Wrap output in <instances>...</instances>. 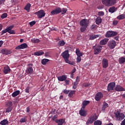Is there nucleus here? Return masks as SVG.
<instances>
[{
    "mask_svg": "<svg viewBox=\"0 0 125 125\" xmlns=\"http://www.w3.org/2000/svg\"><path fill=\"white\" fill-rule=\"evenodd\" d=\"M107 45L110 49H114L116 45V41L112 40L108 42Z\"/></svg>",
    "mask_w": 125,
    "mask_h": 125,
    "instance_id": "ddd939ff",
    "label": "nucleus"
},
{
    "mask_svg": "<svg viewBox=\"0 0 125 125\" xmlns=\"http://www.w3.org/2000/svg\"><path fill=\"white\" fill-rule=\"evenodd\" d=\"M75 93H76V90L71 91L68 94V97H72V96H73Z\"/></svg>",
    "mask_w": 125,
    "mask_h": 125,
    "instance_id": "37998d69",
    "label": "nucleus"
},
{
    "mask_svg": "<svg viewBox=\"0 0 125 125\" xmlns=\"http://www.w3.org/2000/svg\"><path fill=\"white\" fill-rule=\"evenodd\" d=\"M108 107H109L108 104H107L106 102H104L102 108V111L104 112L105 110H106V108H108Z\"/></svg>",
    "mask_w": 125,
    "mask_h": 125,
    "instance_id": "c85d7f7f",
    "label": "nucleus"
},
{
    "mask_svg": "<svg viewBox=\"0 0 125 125\" xmlns=\"http://www.w3.org/2000/svg\"><path fill=\"white\" fill-rule=\"evenodd\" d=\"M13 28H14V25H13L8 26L6 29L3 30L1 32L0 36H2V35H4V34L6 33H8L11 35H15V31L12 30Z\"/></svg>",
    "mask_w": 125,
    "mask_h": 125,
    "instance_id": "f257e3e1",
    "label": "nucleus"
},
{
    "mask_svg": "<svg viewBox=\"0 0 125 125\" xmlns=\"http://www.w3.org/2000/svg\"><path fill=\"white\" fill-rule=\"evenodd\" d=\"M76 54L77 56L82 57L83 56V52H81L80 49L77 48L76 50Z\"/></svg>",
    "mask_w": 125,
    "mask_h": 125,
    "instance_id": "cd10ccee",
    "label": "nucleus"
},
{
    "mask_svg": "<svg viewBox=\"0 0 125 125\" xmlns=\"http://www.w3.org/2000/svg\"><path fill=\"white\" fill-rule=\"evenodd\" d=\"M103 97V93L101 92H99L96 93V96L95 97V99L96 101H100L101 100V98Z\"/></svg>",
    "mask_w": 125,
    "mask_h": 125,
    "instance_id": "2eb2a0df",
    "label": "nucleus"
},
{
    "mask_svg": "<svg viewBox=\"0 0 125 125\" xmlns=\"http://www.w3.org/2000/svg\"><path fill=\"white\" fill-rule=\"evenodd\" d=\"M64 82L66 83V84H69V80H68V79H65L64 80Z\"/></svg>",
    "mask_w": 125,
    "mask_h": 125,
    "instance_id": "0e129e2a",
    "label": "nucleus"
},
{
    "mask_svg": "<svg viewBox=\"0 0 125 125\" xmlns=\"http://www.w3.org/2000/svg\"><path fill=\"white\" fill-rule=\"evenodd\" d=\"M30 112V106H28L26 108V113H29Z\"/></svg>",
    "mask_w": 125,
    "mask_h": 125,
    "instance_id": "bf43d9fd",
    "label": "nucleus"
},
{
    "mask_svg": "<svg viewBox=\"0 0 125 125\" xmlns=\"http://www.w3.org/2000/svg\"><path fill=\"white\" fill-rule=\"evenodd\" d=\"M1 53L2 54H5V55H8V54H11V50L4 48L1 50Z\"/></svg>",
    "mask_w": 125,
    "mask_h": 125,
    "instance_id": "f3484780",
    "label": "nucleus"
},
{
    "mask_svg": "<svg viewBox=\"0 0 125 125\" xmlns=\"http://www.w3.org/2000/svg\"><path fill=\"white\" fill-rule=\"evenodd\" d=\"M119 62L120 64H124L125 62V58L124 57H122L119 59Z\"/></svg>",
    "mask_w": 125,
    "mask_h": 125,
    "instance_id": "f704fd0d",
    "label": "nucleus"
},
{
    "mask_svg": "<svg viewBox=\"0 0 125 125\" xmlns=\"http://www.w3.org/2000/svg\"><path fill=\"white\" fill-rule=\"evenodd\" d=\"M27 118H28L27 116H24L23 118H21L20 121V123H26V122H27Z\"/></svg>",
    "mask_w": 125,
    "mask_h": 125,
    "instance_id": "4c0bfd02",
    "label": "nucleus"
},
{
    "mask_svg": "<svg viewBox=\"0 0 125 125\" xmlns=\"http://www.w3.org/2000/svg\"><path fill=\"white\" fill-rule=\"evenodd\" d=\"M58 44L59 46H63L65 45V42L63 40H61L58 42Z\"/></svg>",
    "mask_w": 125,
    "mask_h": 125,
    "instance_id": "e433bc0d",
    "label": "nucleus"
},
{
    "mask_svg": "<svg viewBox=\"0 0 125 125\" xmlns=\"http://www.w3.org/2000/svg\"><path fill=\"white\" fill-rule=\"evenodd\" d=\"M89 103H90V101H84L82 103V108L83 109V110H84V108H85V106H87V105H88V104H89Z\"/></svg>",
    "mask_w": 125,
    "mask_h": 125,
    "instance_id": "4be33fe9",
    "label": "nucleus"
},
{
    "mask_svg": "<svg viewBox=\"0 0 125 125\" xmlns=\"http://www.w3.org/2000/svg\"><path fill=\"white\" fill-rule=\"evenodd\" d=\"M10 72V68L9 66H5L3 69L4 74H8V72Z\"/></svg>",
    "mask_w": 125,
    "mask_h": 125,
    "instance_id": "c756f323",
    "label": "nucleus"
},
{
    "mask_svg": "<svg viewBox=\"0 0 125 125\" xmlns=\"http://www.w3.org/2000/svg\"><path fill=\"white\" fill-rule=\"evenodd\" d=\"M80 79H81V78L80 77V76H77L76 77V82L78 83H79L80 82Z\"/></svg>",
    "mask_w": 125,
    "mask_h": 125,
    "instance_id": "5fc2aeb1",
    "label": "nucleus"
},
{
    "mask_svg": "<svg viewBox=\"0 0 125 125\" xmlns=\"http://www.w3.org/2000/svg\"><path fill=\"white\" fill-rule=\"evenodd\" d=\"M93 49L94 50V53L95 55L99 54V53L101 52V50H102V46L96 44L95 46H93Z\"/></svg>",
    "mask_w": 125,
    "mask_h": 125,
    "instance_id": "20e7f679",
    "label": "nucleus"
},
{
    "mask_svg": "<svg viewBox=\"0 0 125 125\" xmlns=\"http://www.w3.org/2000/svg\"><path fill=\"white\" fill-rule=\"evenodd\" d=\"M118 35V32L113 31H108L106 32L105 37V38H112Z\"/></svg>",
    "mask_w": 125,
    "mask_h": 125,
    "instance_id": "423d86ee",
    "label": "nucleus"
},
{
    "mask_svg": "<svg viewBox=\"0 0 125 125\" xmlns=\"http://www.w3.org/2000/svg\"><path fill=\"white\" fill-rule=\"evenodd\" d=\"M104 12L103 11H101V12H98V15H99V16H104Z\"/></svg>",
    "mask_w": 125,
    "mask_h": 125,
    "instance_id": "603ef678",
    "label": "nucleus"
},
{
    "mask_svg": "<svg viewBox=\"0 0 125 125\" xmlns=\"http://www.w3.org/2000/svg\"><path fill=\"white\" fill-rule=\"evenodd\" d=\"M100 37V36L98 34V35H92L90 36L89 40H90V41H92L93 40H95V39H96L97 38H99Z\"/></svg>",
    "mask_w": 125,
    "mask_h": 125,
    "instance_id": "7c9ffc66",
    "label": "nucleus"
},
{
    "mask_svg": "<svg viewBox=\"0 0 125 125\" xmlns=\"http://www.w3.org/2000/svg\"><path fill=\"white\" fill-rule=\"evenodd\" d=\"M63 93H64V94H68V93H69V92H70V90L64 89V90H63Z\"/></svg>",
    "mask_w": 125,
    "mask_h": 125,
    "instance_id": "864d4df0",
    "label": "nucleus"
},
{
    "mask_svg": "<svg viewBox=\"0 0 125 125\" xmlns=\"http://www.w3.org/2000/svg\"><path fill=\"white\" fill-rule=\"evenodd\" d=\"M7 106L8 107H12V105H13V104L12 103V102L11 101H8L6 103Z\"/></svg>",
    "mask_w": 125,
    "mask_h": 125,
    "instance_id": "a18cd8bd",
    "label": "nucleus"
},
{
    "mask_svg": "<svg viewBox=\"0 0 125 125\" xmlns=\"http://www.w3.org/2000/svg\"><path fill=\"white\" fill-rule=\"evenodd\" d=\"M31 5L30 3H27L24 8V10H26V11H27L28 12H30V9H31Z\"/></svg>",
    "mask_w": 125,
    "mask_h": 125,
    "instance_id": "393cba45",
    "label": "nucleus"
},
{
    "mask_svg": "<svg viewBox=\"0 0 125 125\" xmlns=\"http://www.w3.org/2000/svg\"><path fill=\"white\" fill-rule=\"evenodd\" d=\"M108 41H109V39L105 38L100 41V44L101 45H104V44H107V42H108Z\"/></svg>",
    "mask_w": 125,
    "mask_h": 125,
    "instance_id": "aec40b11",
    "label": "nucleus"
},
{
    "mask_svg": "<svg viewBox=\"0 0 125 125\" xmlns=\"http://www.w3.org/2000/svg\"><path fill=\"white\" fill-rule=\"evenodd\" d=\"M116 91H125V88L121 86L120 84H117L115 87Z\"/></svg>",
    "mask_w": 125,
    "mask_h": 125,
    "instance_id": "a211bd4d",
    "label": "nucleus"
},
{
    "mask_svg": "<svg viewBox=\"0 0 125 125\" xmlns=\"http://www.w3.org/2000/svg\"><path fill=\"white\" fill-rule=\"evenodd\" d=\"M117 19H118L119 20H123V19H125V15L121 14V15L118 16L117 17Z\"/></svg>",
    "mask_w": 125,
    "mask_h": 125,
    "instance_id": "c9c22d12",
    "label": "nucleus"
},
{
    "mask_svg": "<svg viewBox=\"0 0 125 125\" xmlns=\"http://www.w3.org/2000/svg\"><path fill=\"white\" fill-rule=\"evenodd\" d=\"M68 9H67L66 8H62V11H61V13L62 15H64V14H65L66 13V12H67Z\"/></svg>",
    "mask_w": 125,
    "mask_h": 125,
    "instance_id": "ea45409f",
    "label": "nucleus"
},
{
    "mask_svg": "<svg viewBox=\"0 0 125 125\" xmlns=\"http://www.w3.org/2000/svg\"><path fill=\"white\" fill-rule=\"evenodd\" d=\"M76 60H77V62H81V61H82V58H81V57L78 56L77 59H76Z\"/></svg>",
    "mask_w": 125,
    "mask_h": 125,
    "instance_id": "3c124183",
    "label": "nucleus"
},
{
    "mask_svg": "<svg viewBox=\"0 0 125 125\" xmlns=\"http://www.w3.org/2000/svg\"><path fill=\"white\" fill-rule=\"evenodd\" d=\"M55 123L58 124V125H63V124L65 123V119H57L55 120Z\"/></svg>",
    "mask_w": 125,
    "mask_h": 125,
    "instance_id": "6ab92c4d",
    "label": "nucleus"
},
{
    "mask_svg": "<svg viewBox=\"0 0 125 125\" xmlns=\"http://www.w3.org/2000/svg\"><path fill=\"white\" fill-rule=\"evenodd\" d=\"M118 23H119V21H114L112 24L113 25H116L118 24Z\"/></svg>",
    "mask_w": 125,
    "mask_h": 125,
    "instance_id": "4d7b16f0",
    "label": "nucleus"
},
{
    "mask_svg": "<svg viewBox=\"0 0 125 125\" xmlns=\"http://www.w3.org/2000/svg\"><path fill=\"white\" fill-rule=\"evenodd\" d=\"M121 125H125V118L124 120L122 122Z\"/></svg>",
    "mask_w": 125,
    "mask_h": 125,
    "instance_id": "680f3d73",
    "label": "nucleus"
},
{
    "mask_svg": "<svg viewBox=\"0 0 125 125\" xmlns=\"http://www.w3.org/2000/svg\"><path fill=\"white\" fill-rule=\"evenodd\" d=\"M88 24H89V21L86 19H83L80 22V25L82 27H88Z\"/></svg>",
    "mask_w": 125,
    "mask_h": 125,
    "instance_id": "1a4fd4ad",
    "label": "nucleus"
},
{
    "mask_svg": "<svg viewBox=\"0 0 125 125\" xmlns=\"http://www.w3.org/2000/svg\"><path fill=\"white\" fill-rule=\"evenodd\" d=\"M114 114L116 121L120 122L125 119V114L123 113H120L119 111L114 112Z\"/></svg>",
    "mask_w": 125,
    "mask_h": 125,
    "instance_id": "7ed1b4c3",
    "label": "nucleus"
},
{
    "mask_svg": "<svg viewBox=\"0 0 125 125\" xmlns=\"http://www.w3.org/2000/svg\"><path fill=\"white\" fill-rule=\"evenodd\" d=\"M28 67L26 69V72L27 74H29V75H32L33 74V72H34L33 70V64L29 63L27 65Z\"/></svg>",
    "mask_w": 125,
    "mask_h": 125,
    "instance_id": "9b49d317",
    "label": "nucleus"
},
{
    "mask_svg": "<svg viewBox=\"0 0 125 125\" xmlns=\"http://www.w3.org/2000/svg\"><path fill=\"white\" fill-rule=\"evenodd\" d=\"M102 67L104 69H106L109 66V61L108 60L104 58L102 61Z\"/></svg>",
    "mask_w": 125,
    "mask_h": 125,
    "instance_id": "9d476101",
    "label": "nucleus"
},
{
    "mask_svg": "<svg viewBox=\"0 0 125 125\" xmlns=\"http://www.w3.org/2000/svg\"><path fill=\"white\" fill-rule=\"evenodd\" d=\"M62 11V9L60 7H57L54 10H52L51 12V14L52 15H55L56 14H59V13H61Z\"/></svg>",
    "mask_w": 125,
    "mask_h": 125,
    "instance_id": "4468645a",
    "label": "nucleus"
},
{
    "mask_svg": "<svg viewBox=\"0 0 125 125\" xmlns=\"http://www.w3.org/2000/svg\"><path fill=\"white\" fill-rule=\"evenodd\" d=\"M57 119V116L56 115H54L52 118V121H55V120H56Z\"/></svg>",
    "mask_w": 125,
    "mask_h": 125,
    "instance_id": "13d9d810",
    "label": "nucleus"
},
{
    "mask_svg": "<svg viewBox=\"0 0 125 125\" xmlns=\"http://www.w3.org/2000/svg\"><path fill=\"white\" fill-rule=\"evenodd\" d=\"M116 11H117V8L115 6H112L108 9V12H110V13H114Z\"/></svg>",
    "mask_w": 125,
    "mask_h": 125,
    "instance_id": "b1692460",
    "label": "nucleus"
},
{
    "mask_svg": "<svg viewBox=\"0 0 125 125\" xmlns=\"http://www.w3.org/2000/svg\"><path fill=\"white\" fill-rule=\"evenodd\" d=\"M95 22L97 25H100V24L102 23V19H101V17H98L96 18Z\"/></svg>",
    "mask_w": 125,
    "mask_h": 125,
    "instance_id": "a878e982",
    "label": "nucleus"
},
{
    "mask_svg": "<svg viewBox=\"0 0 125 125\" xmlns=\"http://www.w3.org/2000/svg\"><path fill=\"white\" fill-rule=\"evenodd\" d=\"M115 86H116V83L115 82H110L108 84L107 87V90L108 92L110 91H112V90H114L115 89Z\"/></svg>",
    "mask_w": 125,
    "mask_h": 125,
    "instance_id": "0eeeda50",
    "label": "nucleus"
},
{
    "mask_svg": "<svg viewBox=\"0 0 125 125\" xmlns=\"http://www.w3.org/2000/svg\"><path fill=\"white\" fill-rule=\"evenodd\" d=\"M12 109H13V107H8L6 109L5 113H10L12 111Z\"/></svg>",
    "mask_w": 125,
    "mask_h": 125,
    "instance_id": "a19ab883",
    "label": "nucleus"
},
{
    "mask_svg": "<svg viewBox=\"0 0 125 125\" xmlns=\"http://www.w3.org/2000/svg\"><path fill=\"white\" fill-rule=\"evenodd\" d=\"M31 42L33 43H39V42H40V39L33 38L31 40Z\"/></svg>",
    "mask_w": 125,
    "mask_h": 125,
    "instance_id": "72a5a7b5",
    "label": "nucleus"
},
{
    "mask_svg": "<svg viewBox=\"0 0 125 125\" xmlns=\"http://www.w3.org/2000/svg\"><path fill=\"white\" fill-rule=\"evenodd\" d=\"M83 107L81 108V110L79 111V114L82 117H85L86 116V114H85V111L84 110H83Z\"/></svg>",
    "mask_w": 125,
    "mask_h": 125,
    "instance_id": "bb28decb",
    "label": "nucleus"
},
{
    "mask_svg": "<svg viewBox=\"0 0 125 125\" xmlns=\"http://www.w3.org/2000/svg\"><path fill=\"white\" fill-rule=\"evenodd\" d=\"M96 28V24H93L92 25V30H93Z\"/></svg>",
    "mask_w": 125,
    "mask_h": 125,
    "instance_id": "052dcab7",
    "label": "nucleus"
},
{
    "mask_svg": "<svg viewBox=\"0 0 125 125\" xmlns=\"http://www.w3.org/2000/svg\"><path fill=\"white\" fill-rule=\"evenodd\" d=\"M102 125V122L100 120H97L94 122V125Z\"/></svg>",
    "mask_w": 125,
    "mask_h": 125,
    "instance_id": "79ce46f5",
    "label": "nucleus"
},
{
    "mask_svg": "<svg viewBox=\"0 0 125 125\" xmlns=\"http://www.w3.org/2000/svg\"><path fill=\"white\" fill-rule=\"evenodd\" d=\"M8 120L7 119H4L0 122V125H8Z\"/></svg>",
    "mask_w": 125,
    "mask_h": 125,
    "instance_id": "2f4dec72",
    "label": "nucleus"
},
{
    "mask_svg": "<svg viewBox=\"0 0 125 125\" xmlns=\"http://www.w3.org/2000/svg\"><path fill=\"white\" fill-rule=\"evenodd\" d=\"M76 71V68H74V69L71 71V74H74V73H75Z\"/></svg>",
    "mask_w": 125,
    "mask_h": 125,
    "instance_id": "69168bd1",
    "label": "nucleus"
},
{
    "mask_svg": "<svg viewBox=\"0 0 125 125\" xmlns=\"http://www.w3.org/2000/svg\"><path fill=\"white\" fill-rule=\"evenodd\" d=\"M35 24H36L35 21H32L29 22V25H30V27H33V26H34V25H35Z\"/></svg>",
    "mask_w": 125,
    "mask_h": 125,
    "instance_id": "09e8293b",
    "label": "nucleus"
},
{
    "mask_svg": "<svg viewBox=\"0 0 125 125\" xmlns=\"http://www.w3.org/2000/svg\"><path fill=\"white\" fill-rule=\"evenodd\" d=\"M27 47H28V44L26 43H23L17 46L15 49H25V48H27Z\"/></svg>",
    "mask_w": 125,
    "mask_h": 125,
    "instance_id": "dca6fc26",
    "label": "nucleus"
},
{
    "mask_svg": "<svg viewBox=\"0 0 125 125\" xmlns=\"http://www.w3.org/2000/svg\"><path fill=\"white\" fill-rule=\"evenodd\" d=\"M67 79V76L66 75H62L61 76L58 77V80L60 82H64Z\"/></svg>",
    "mask_w": 125,
    "mask_h": 125,
    "instance_id": "412c9836",
    "label": "nucleus"
},
{
    "mask_svg": "<svg viewBox=\"0 0 125 125\" xmlns=\"http://www.w3.org/2000/svg\"><path fill=\"white\" fill-rule=\"evenodd\" d=\"M66 63H68V64H70V65H72L73 66H74V65H75L76 63L74 62H71L70 61H69V60H67V61H66Z\"/></svg>",
    "mask_w": 125,
    "mask_h": 125,
    "instance_id": "c03bdc74",
    "label": "nucleus"
},
{
    "mask_svg": "<svg viewBox=\"0 0 125 125\" xmlns=\"http://www.w3.org/2000/svg\"><path fill=\"white\" fill-rule=\"evenodd\" d=\"M43 54H44V52H43L42 50H40L34 52V55L35 56H41L43 55Z\"/></svg>",
    "mask_w": 125,
    "mask_h": 125,
    "instance_id": "5701e85b",
    "label": "nucleus"
},
{
    "mask_svg": "<svg viewBox=\"0 0 125 125\" xmlns=\"http://www.w3.org/2000/svg\"><path fill=\"white\" fill-rule=\"evenodd\" d=\"M98 118L97 117V116L96 115H92L89 117V119L86 122V125H89L91 124H93V122L94 121H96Z\"/></svg>",
    "mask_w": 125,
    "mask_h": 125,
    "instance_id": "39448f33",
    "label": "nucleus"
},
{
    "mask_svg": "<svg viewBox=\"0 0 125 125\" xmlns=\"http://www.w3.org/2000/svg\"><path fill=\"white\" fill-rule=\"evenodd\" d=\"M62 56L63 57L65 62L68 61V60H69V57H70L69 51L68 50L65 51L62 53Z\"/></svg>",
    "mask_w": 125,
    "mask_h": 125,
    "instance_id": "f8f14e48",
    "label": "nucleus"
},
{
    "mask_svg": "<svg viewBox=\"0 0 125 125\" xmlns=\"http://www.w3.org/2000/svg\"><path fill=\"white\" fill-rule=\"evenodd\" d=\"M25 91L26 92V93H29V88H26L25 89Z\"/></svg>",
    "mask_w": 125,
    "mask_h": 125,
    "instance_id": "e2e57ef3",
    "label": "nucleus"
},
{
    "mask_svg": "<svg viewBox=\"0 0 125 125\" xmlns=\"http://www.w3.org/2000/svg\"><path fill=\"white\" fill-rule=\"evenodd\" d=\"M86 27L85 26H82V27H81L80 28V31L81 32V33H84V31H85V30H86Z\"/></svg>",
    "mask_w": 125,
    "mask_h": 125,
    "instance_id": "49530a36",
    "label": "nucleus"
},
{
    "mask_svg": "<svg viewBox=\"0 0 125 125\" xmlns=\"http://www.w3.org/2000/svg\"><path fill=\"white\" fill-rule=\"evenodd\" d=\"M3 44V41H0V47Z\"/></svg>",
    "mask_w": 125,
    "mask_h": 125,
    "instance_id": "774afa93",
    "label": "nucleus"
},
{
    "mask_svg": "<svg viewBox=\"0 0 125 125\" xmlns=\"http://www.w3.org/2000/svg\"><path fill=\"white\" fill-rule=\"evenodd\" d=\"M0 17L2 19H4V18H6V17H7V14L6 13H4L1 15Z\"/></svg>",
    "mask_w": 125,
    "mask_h": 125,
    "instance_id": "de8ad7c7",
    "label": "nucleus"
},
{
    "mask_svg": "<svg viewBox=\"0 0 125 125\" xmlns=\"http://www.w3.org/2000/svg\"><path fill=\"white\" fill-rule=\"evenodd\" d=\"M102 2L105 6H113L117 3V0H102Z\"/></svg>",
    "mask_w": 125,
    "mask_h": 125,
    "instance_id": "f03ea898",
    "label": "nucleus"
},
{
    "mask_svg": "<svg viewBox=\"0 0 125 125\" xmlns=\"http://www.w3.org/2000/svg\"><path fill=\"white\" fill-rule=\"evenodd\" d=\"M89 85H90V84L87 83H83V86H84V87H88Z\"/></svg>",
    "mask_w": 125,
    "mask_h": 125,
    "instance_id": "8fccbe9b",
    "label": "nucleus"
},
{
    "mask_svg": "<svg viewBox=\"0 0 125 125\" xmlns=\"http://www.w3.org/2000/svg\"><path fill=\"white\" fill-rule=\"evenodd\" d=\"M5 0H0V5H4Z\"/></svg>",
    "mask_w": 125,
    "mask_h": 125,
    "instance_id": "6e6d98bb",
    "label": "nucleus"
},
{
    "mask_svg": "<svg viewBox=\"0 0 125 125\" xmlns=\"http://www.w3.org/2000/svg\"><path fill=\"white\" fill-rule=\"evenodd\" d=\"M19 94H20V91L17 90L12 93V97H16V96H17V95H19Z\"/></svg>",
    "mask_w": 125,
    "mask_h": 125,
    "instance_id": "473e14b6",
    "label": "nucleus"
},
{
    "mask_svg": "<svg viewBox=\"0 0 125 125\" xmlns=\"http://www.w3.org/2000/svg\"><path fill=\"white\" fill-rule=\"evenodd\" d=\"M35 14L37 15L39 19H41V18H42V17H44L45 16V12H44L43 10L38 11V12H35Z\"/></svg>",
    "mask_w": 125,
    "mask_h": 125,
    "instance_id": "6e6552de",
    "label": "nucleus"
},
{
    "mask_svg": "<svg viewBox=\"0 0 125 125\" xmlns=\"http://www.w3.org/2000/svg\"><path fill=\"white\" fill-rule=\"evenodd\" d=\"M49 61V60L47 59H43L42 60V65H46V63Z\"/></svg>",
    "mask_w": 125,
    "mask_h": 125,
    "instance_id": "58836bf2",
    "label": "nucleus"
},
{
    "mask_svg": "<svg viewBox=\"0 0 125 125\" xmlns=\"http://www.w3.org/2000/svg\"><path fill=\"white\" fill-rule=\"evenodd\" d=\"M74 85H76V86L78 85V84H79V83L78 82H74L73 84Z\"/></svg>",
    "mask_w": 125,
    "mask_h": 125,
    "instance_id": "338daca9",
    "label": "nucleus"
}]
</instances>
